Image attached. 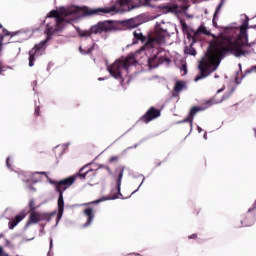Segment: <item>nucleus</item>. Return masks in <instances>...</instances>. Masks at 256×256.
<instances>
[{"label":"nucleus","instance_id":"nucleus-44","mask_svg":"<svg viewBox=\"0 0 256 256\" xmlns=\"http://www.w3.org/2000/svg\"><path fill=\"white\" fill-rule=\"evenodd\" d=\"M196 215H199V211H196Z\"/></svg>","mask_w":256,"mask_h":256},{"label":"nucleus","instance_id":"nucleus-8","mask_svg":"<svg viewBox=\"0 0 256 256\" xmlns=\"http://www.w3.org/2000/svg\"><path fill=\"white\" fill-rule=\"evenodd\" d=\"M165 61L169 62V58H167V52L160 50L156 53V55L148 59V65L151 69H155L159 67V65H163Z\"/></svg>","mask_w":256,"mask_h":256},{"label":"nucleus","instance_id":"nucleus-4","mask_svg":"<svg viewBox=\"0 0 256 256\" xmlns=\"http://www.w3.org/2000/svg\"><path fill=\"white\" fill-rule=\"evenodd\" d=\"M133 63H135L133 56L118 59L112 65L107 66V71L114 79H121V81H123V71H129V67H131Z\"/></svg>","mask_w":256,"mask_h":256},{"label":"nucleus","instance_id":"nucleus-16","mask_svg":"<svg viewBox=\"0 0 256 256\" xmlns=\"http://www.w3.org/2000/svg\"><path fill=\"white\" fill-rule=\"evenodd\" d=\"M24 217H25V213H20V214L16 215V216L12 219V221H10V222L8 223L9 229H15V227H17V225H19V223L22 222V220L24 219Z\"/></svg>","mask_w":256,"mask_h":256},{"label":"nucleus","instance_id":"nucleus-42","mask_svg":"<svg viewBox=\"0 0 256 256\" xmlns=\"http://www.w3.org/2000/svg\"><path fill=\"white\" fill-rule=\"evenodd\" d=\"M98 81H103V78H99Z\"/></svg>","mask_w":256,"mask_h":256},{"label":"nucleus","instance_id":"nucleus-34","mask_svg":"<svg viewBox=\"0 0 256 256\" xmlns=\"http://www.w3.org/2000/svg\"><path fill=\"white\" fill-rule=\"evenodd\" d=\"M182 27L184 28V29H187V23H182Z\"/></svg>","mask_w":256,"mask_h":256},{"label":"nucleus","instance_id":"nucleus-35","mask_svg":"<svg viewBox=\"0 0 256 256\" xmlns=\"http://www.w3.org/2000/svg\"><path fill=\"white\" fill-rule=\"evenodd\" d=\"M155 167H161V162H157V163L155 164Z\"/></svg>","mask_w":256,"mask_h":256},{"label":"nucleus","instance_id":"nucleus-32","mask_svg":"<svg viewBox=\"0 0 256 256\" xmlns=\"http://www.w3.org/2000/svg\"><path fill=\"white\" fill-rule=\"evenodd\" d=\"M223 91H225V86H224L223 88L219 89V90L217 91V93H221V92H223Z\"/></svg>","mask_w":256,"mask_h":256},{"label":"nucleus","instance_id":"nucleus-40","mask_svg":"<svg viewBox=\"0 0 256 256\" xmlns=\"http://www.w3.org/2000/svg\"><path fill=\"white\" fill-rule=\"evenodd\" d=\"M198 131H199V133H201V127H198Z\"/></svg>","mask_w":256,"mask_h":256},{"label":"nucleus","instance_id":"nucleus-29","mask_svg":"<svg viewBox=\"0 0 256 256\" xmlns=\"http://www.w3.org/2000/svg\"><path fill=\"white\" fill-rule=\"evenodd\" d=\"M6 165H7V167H8V169H11V158L10 157H8L7 159H6Z\"/></svg>","mask_w":256,"mask_h":256},{"label":"nucleus","instance_id":"nucleus-9","mask_svg":"<svg viewBox=\"0 0 256 256\" xmlns=\"http://www.w3.org/2000/svg\"><path fill=\"white\" fill-rule=\"evenodd\" d=\"M83 15H99V13H119V10L116 6H111L109 8H98L91 9L89 7L82 8Z\"/></svg>","mask_w":256,"mask_h":256},{"label":"nucleus","instance_id":"nucleus-27","mask_svg":"<svg viewBox=\"0 0 256 256\" xmlns=\"http://www.w3.org/2000/svg\"><path fill=\"white\" fill-rule=\"evenodd\" d=\"M1 237H3V234H0V239ZM0 256H9V254L3 250L2 246H0Z\"/></svg>","mask_w":256,"mask_h":256},{"label":"nucleus","instance_id":"nucleus-31","mask_svg":"<svg viewBox=\"0 0 256 256\" xmlns=\"http://www.w3.org/2000/svg\"><path fill=\"white\" fill-rule=\"evenodd\" d=\"M188 239H197V234H192L188 236Z\"/></svg>","mask_w":256,"mask_h":256},{"label":"nucleus","instance_id":"nucleus-19","mask_svg":"<svg viewBox=\"0 0 256 256\" xmlns=\"http://www.w3.org/2000/svg\"><path fill=\"white\" fill-rule=\"evenodd\" d=\"M223 5H225V1L221 0V2L217 6L215 13L213 15V25H215V19L217 18V15H219V13H221V9H223Z\"/></svg>","mask_w":256,"mask_h":256},{"label":"nucleus","instance_id":"nucleus-38","mask_svg":"<svg viewBox=\"0 0 256 256\" xmlns=\"http://www.w3.org/2000/svg\"><path fill=\"white\" fill-rule=\"evenodd\" d=\"M33 176H35V175H39V172H36V173H34V174H32Z\"/></svg>","mask_w":256,"mask_h":256},{"label":"nucleus","instance_id":"nucleus-30","mask_svg":"<svg viewBox=\"0 0 256 256\" xmlns=\"http://www.w3.org/2000/svg\"><path fill=\"white\" fill-rule=\"evenodd\" d=\"M101 201H107V198H102V199L96 200L94 202H91V204H93V203H101Z\"/></svg>","mask_w":256,"mask_h":256},{"label":"nucleus","instance_id":"nucleus-37","mask_svg":"<svg viewBox=\"0 0 256 256\" xmlns=\"http://www.w3.org/2000/svg\"><path fill=\"white\" fill-rule=\"evenodd\" d=\"M183 69H184V71H187V67L186 66H183Z\"/></svg>","mask_w":256,"mask_h":256},{"label":"nucleus","instance_id":"nucleus-5","mask_svg":"<svg viewBox=\"0 0 256 256\" xmlns=\"http://www.w3.org/2000/svg\"><path fill=\"white\" fill-rule=\"evenodd\" d=\"M115 30V24L113 21H101L90 27L89 30H80L78 35L80 37H91V35H101V33H109Z\"/></svg>","mask_w":256,"mask_h":256},{"label":"nucleus","instance_id":"nucleus-14","mask_svg":"<svg viewBox=\"0 0 256 256\" xmlns=\"http://www.w3.org/2000/svg\"><path fill=\"white\" fill-rule=\"evenodd\" d=\"M148 40H149V36L143 35V32H141V29L135 30L133 32L132 45H137L140 42L142 43L143 47H145Z\"/></svg>","mask_w":256,"mask_h":256},{"label":"nucleus","instance_id":"nucleus-17","mask_svg":"<svg viewBox=\"0 0 256 256\" xmlns=\"http://www.w3.org/2000/svg\"><path fill=\"white\" fill-rule=\"evenodd\" d=\"M183 89H187V83H185V81L178 80L175 83L174 92L175 93H181V91H183Z\"/></svg>","mask_w":256,"mask_h":256},{"label":"nucleus","instance_id":"nucleus-41","mask_svg":"<svg viewBox=\"0 0 256 256\" xmlns=\"http://www.w3.org/2000/svg\"><path fill=\"white\" fill-rule=\"evenodd\" d=\"M254 135H255V137H256V128H254Z\"/></svg>","mask_w":256,"mask_h":256},{"label":"nucleus","instance_id":"nucleus-33","mask_svg":"<svg viewBox=\"0 0 256 256\" xmlns=\"http://www.w3.org/2000/svg\"><path fill=\"white\" fill-rule=\"evenodd\" d=\"M106 169H107V171L110 173V175H111V173H113V172L111 171V168H109V166H106Z\"/></svg>","mask_w":256,"mask_h":256},{"label":"nucleus","instance_id":"nucleus-26","mask_svg":"<svg viewBox=\"0 0 256 256\" xmlns=\"http://www.w3.org/2000/svg\"><path fill=\"white\" fill-rule=\"evenodd\" d=\"M249 73H256V65L245 71V75H249Z\"/></svg>","mask_w":256,"mask_h":256},{"label":"nucleus","instance_id":"nucleus-23","mask_svg":"<svg viewBox=\"0 0 256 256\" xmlns=\"http://www.w3.org/2000/svg\"><path fill=\"white\" fill-rule=\"evenodd\" d=\"M29 213L33 212V211H37V207H35V200L31 199L29 201Z\"/></svg>","mask_w":256,"mask_h":256},{"label":"nucleus","instance_id":"nucleus-3","mask_svg":"<svg viewBox=\"0 0 256 256\" xmlns=\"http://www.w3.org/2000/svg\"><path fill=\"white\" fill-rule=\"evenodd\" d=\"M90 164L84 165L78 173L74 176H70L68 178H65L60 181H55L54 185L56 187V191L59 192L58 197V215L56 218V223H59L61 221V217H63V211H65V201L63 200V192L67 191L73 183H75L77 177L81 179L82 181H85L87 179L88 181H93L95 177L97 176V170H93L89 168Z\"/></svg>","mask_w":256,"mask_h":256},{"label":"nucleus","instance_id":"nucleus-15","mask_svg":"<svg viewBox=\"0 0 256 256\" xmlns=\"http://www.w3.org/2000/svg\"><path fill=\"white\" fill-rule=\"evenodd\" d=\"M84 215L87 216V222L84 224V227H89V225L93 223V219H95V212H93V208L84 209Z\"/></svg>","mask_w":256,"mask_h":256},{"label":"nucleus","instance_id":"nucleus-10","mask_svg":"<svg viewBox=\"0 0 256 256\" xmlns=\"http://www.w3.org/2000/svg\"><path fill=\"white\" fill-rule=\"evenodd\" d=\"M161 117V110L150 107L147 112L139 119L142 123H151L154 119Z\"/></svg>","mask_w":256,"mask_h":256},{"label":"nucleus","instance_id":"nucleus-36","mask_svg":"<svg viewBox=\"0 0 256 256\" xmlns=\"http://www.w3.org/2000/svg\"><path fill=\"white\" fill-rule=\"evenodd\" d=\"M53 247V239H50V249Z\"/></svg>","mask_w":256,"mask_h":256},{"label":"nucleus","instance_id":"nucleus-21","mask_svg":"<svg viewBox=\"0 0 256 256\" xmlns=\"http://www.w3.org/2000/svg\"><path fill=\"white\" fill-rule=\"evenodd\" d=\"M184 51L186 55H192V56L197 55V51L193 47V44H191L190 46H186Z\"/></svg>","mask_w":256,"mask_h":256},{"label":"nucleus","instance_id":"nucleus-45","mask_svg":"<svg viewBox=\"0 0 256 256\" xmlns=\"http://www.w3.org/2000/svg\"><path fill=\"white\" fill-rule=\"evenodd\" d=\"M37 182H38L37 180L34 181V183H37Z\"/></svg>","mask_w":256,"mask_h":256},{"label":"nucleus","instance_id":"nucleus-39","mask_svg":"<svg viewBox=\"0 0 256 256\" xmlns=\"http://www.w3.org/2000/svg\"><path fill=\"white\" fill-rule=\"evenodd\" d=\"M223 99H225V95H224L223 98L220 100V103L223 101Z\"/></svg>","mask_w":256,"mask_h":256},{"label":"nucleus","instance_id":"nucleus-28","mask_svg":"<svg viewBox=\"0 0 256 256\" xmlns=\"http://www.w3.org/2000/svg\"><path fill=\"white\" fill-rule=\"evenodd\" d=\"M119 161V156H112L109 159V163H117Z\"/></svg>","mask_w":256,"mask_h":256},{"label":"nucleus","instance_id":"nucleus-43","mask_svg":"<svg viewBox=\"0 0 256 256\" xmlns=\"http://www.w3.org/2000/svg\"><path fill=\"white\" fill-rule=\"evenodd\" d=\"M215 78H216V79H218V78H219V76H218V75H215Z\"/></svg>","mask_w":256,"mask_h":256},{"label":"nucleus","instance_id":"nucleus-18","mask_svg":"<svg viewBox=\"0 0 256 256\" xmlns=\"http://www.w3.org/2000/svg\"><path fill=\"white\" fill-rule=\"evenodd\" d=\"M125 27L128 29H136V27H139V22L135 19H130L124 22Z\"/></svg>","mask_w":256,"mask_h":256},{"label":"nucleus","instance_id":"nucleus-12","mask_svg":"<svg viewBox=\"0 0 256 256\" xmlns=\"http://www.w3.org/2000/svg\"><path fill=\"white\" fill-rule=\"evenodd\" d=\"M147 3V0H138V4L135 5V0H116V5L119 7H128L126 11H130L131 9L129 7H132V9H135V7H141V5H145Z\"/></svg>","mask_w":256,"mask_h":256},{"label":"nucleus","instance_id":"nucleus-11","mask_svg":"<svg viewBox=\"0 0 256 256\" xmlns=\"http://www.w3.org/2000/svg\"><path fill=\"white\" fill-rule=\"evenodd\" d=\"M201 111H205V108L201 106L192 107L187 117L178 123H189L190 127L193 128V119H195V115H197V113H201Z\"/></svg>","mask_w":256,"mask_h":256},{"label":"nucleus","instance_id":"nucleus-22","mask_svg":"<svg viewBox=\"0 0 256 256\" xmlns=\"http://www.w3.org/2000/svg\"><path fill=\"white\" fill-rule=\"evenodd\" d=\"M79 51L80 53H82V55H91L93 51H95V44L88 48V50H83V48L80 47Z\"/></svg>","mask_w":256,"mask_h":256},{"label":"nucleus","instance_id":"nucleus-7","mask_svg":"<svg viewBox=\"0 0 256 256\" xmlns=\"http://www.w3.org/2000/svg\"><path fill=\"white\" fill-rule=\"evenodd\" d=\"M57 215V212L47 213V212H39L34 210L29 212L28 221L26 222L24 229H29L31 225H37V223H41V221H46L49 223L51 221V217Z\"/></svg>","mask_w":256,"mask_h":256},{"label":"nucleus","instance_id":"nucleus-24","mask_svg":"<svg viewBox=\"0 0 256 256\" xmlns=\"http://www.w3.org/2000/svg\"><path fill=\"white\" fill-rule=\"evenodd\" d=\"M34 116L35 117H40L41 116V107H39V106L35 107Z\"/></svg>","mask_w":256,"mask_h":256},{"label":"nucleus","instance_id":"nucleus-20","mask_svg":"<svg viewBox=\"0 0 256 256\" xmlns=\"http://www.w3.org/2000/svg\"><path fill=\"white\" fill-rule=\"evenodd\" d=\"M11 32L7 31V29L3 28V25L0 24V41H3L5 37H9Z\"/></svg>","mask_w":256,"mask_h":256},{"label":"nucleus","instance_id":"nucleus-25","mask_svg":"<svg viewBox=\"0 0 256 256\" xmlns=\"http://www.w3.org/2000/svg\"><path fill=\"white\" fill-rule=\"evenodd\" d=\"M2 41L3 40H0V53H1L2 49H3V42ZM1 73H3V63L2 62H0V74Z\"/></svg>","mask_w":256,"mask_h":256},{"label":"nucleus","instance_id":"nucleus-13","mask_svg":"<svg viewBox=\"0 0 256 256\" xmlns=\"http://www.w3.org/2000/svg\"><path fill=\"white\" fill-rule=\"evenodd\" d=\"M116 171H118V178L116 180L117 194L111 197V199H119V196L123 197V194H121V181L123 180V174L125 173V166H120Z\"/></svg>","mask_w":256,"mask_h":256},{"label":"nucleus","instance_id":"nucleus-1","mask_svg":"<svg viewBox=\"0 0 256 256\" xmlns=\"http://www.w3.org/2000/svg\"><path fill=\"white\" fill-rule=\"evenodd\" d=\"M248 27L249 17L246 16V19L240 26V32L237 39L233 40L223 36V34L217 36L207 30L205 24H201L194 33V36L199 37V35H206L207 37H212L213 40L209 42V47L205 57L199 62L198 69L200 71V75L196 76L194 81H201V79H205V77H209L211 73L217 71L219 59H221L223 55H227V53H231L234 57L250 55L251 50H247L245 47H253L255 42H249L247 37Z\"/></svg>","mask_w":256,"mask_h":256},{"label":"nucleus","instance_id":"nucleus-2","mask_svg":"<svg viewBox=\"0 0 256 256\" xmlns=\"http://www.w3.org/2000/svg\"><path fill=\"white\" fill-rule=\"evenodd\" d=\"M77 14V9H67L64 11L52 10L47 16V19H50V22L46 24V33L47 38L44 41H41L29 51V67L35 65V61L39 55H41V49L45 47V43L57 33L61 31L65 23H71L75 21V15Z\"/></svg>","mask_w":256,"mask_h":256},{"label":"nucleus","instance_id":"nucleus-6","mask_svg":"<svg viewBox=\"0 0 256 256\" xmlns=\"http://www.w3.org/2000/svg\"><path fill=\"white\" fill-rule=\"evenodd\" d=\"M168 35L169 32H167V30L162 28H156L153 36L148 35V40L146 44L142 46L141 50L145 51V49H153L155 47H159V45H163Z\"/></svg>","mask_w":256,"mask_h":256}]
</instances>
